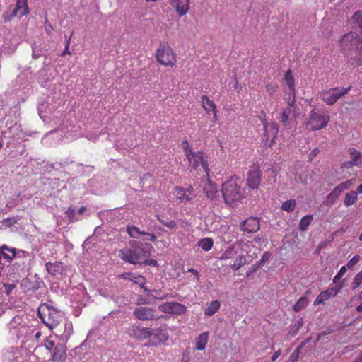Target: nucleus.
Segmentation results:
<instances>
[{"mask_svg":"<svg viewBox=\"0 0 362 362\" xmlns=\"http://www.w3.org/2000/svg\"><path fill=\"white\" fill-rule=\"evenodd\" d=\"M130 281H133L136 284H138L141 287H143L146 282V279L144 276L133 272Z\"/></svg>","mask_w":362,"mask_h":362,"instance_id":"36","label":"nucleus"},{"mask_svg":"<svg viewBox=\"0 0 362 362\" xmlns=\"http://www.w3.org/2000/svg\"><path fill=\"white\" fill-rule=\"evenodd\" d=\"M241 230L249 233H256L259 230V221L257 218L250 217L242 222Z\"/></svg>","mask_w":362,"mask_h":362,"instance_id":"19","label":"nucleus"},{"mask_svg":"<svg viewBox=\"0 0 362 362\" xmlns=\"http://www.w3.org/2000/svg\"><path fill=\"white\" fill-rule=\"evenodd\" d=\"M313 219V216L311 215H306L303 216L299 224V228L301 230H305L308 228V226L310 224Z\"/></svg>","mask_w":362,"mask_h":362,"instance_id":"39","label":"nucleus"},{"mask_svg":"<svg viewBox=\"0 0 362 362\" xmlns=\"http://www.w3.org/2000/svg\"><path fill=\"white\" fill-rule=\"evenodd\" d=\"M74 209H72L71 207L69 208V209L67 210L66 213L68 214V216L70 217L71 216H73L74 215Z\"/></svg>","mask_w":362,"mask_h":362,"instance_id":"62","label":"nucleus"},{"mask_svg":"<svg viewBox=\"0 0 362 362\" xmlns=\"http://www.w3.org/2000/svg\"><path fill=\"white\" fill-rule=\"evenodd\" d=\"M281 349H278L276 351H275L273 354V356L271 357V361L272 362L275 361L281 355Z\"/></svg>","mask_w":362,"mask_h":362,"instance_id":"55","label":"nucleus"},{"mask_svg":"<svg viewBox=\"0 0 362 362\" xmlns=\"http://www.w3.org/2000/svg\"><path fill=\"white\" fill-rule=\"evenodd\" d=\"M341 278V277L340 276H338V274H337V275L334 276V279H333L334 283L337 284V281H338Z\"/></svg>","mask_w":362,"mask_h":362,"instance_id":"64","label":"nucleus"},{"mask_svg":"<svg viewBox=\"0 0 362 362\" xmlns=\"http://www.w3.org/2000/svg\"><path fill=\"white\" fill-rule=\"evenodd\" d=\"M174 194L181 203L191 202L196 197L195 192L192 186L187 188L177 187L175 189Z\"/></svg>","mask_w":362,"mask_h":362,"instance_id":"12","label":"nucleus"},{"mask_svg":"<svg viewBox=\"0 0 362 362\" xmlns=\"http://www.w3.org/2000/svg\"><path fill=\"white\" fill-rule=\"evenodd\" d=\"M209 332H204L200 334L195 339L196 341V347L195 349L202 351L204 350L206 347V344L209 340Z\"/></svg>","mask_w":362,"mask_h":362,"instance_id":"27","label":"nucleus"},{"mask_svg":"<svg viewBox=\"0 0 362 362\" xmlns=\"http://www.w3.org/2000/svg\"><path fill=\"white\" fill-rule=\"evenodd\" d=\"M304 346V343H301L300 346H298L295 351L291 354L289 356V362H296L299 358L300 351L302 347Z\"/></svg>","mask_w":362,"mask_h":362,"instance_id":"42","label":"nucleus"},{"mask_svg":"<svg viewBox=\"0 0 362 362\" xmlns=\"http://www.w3.org/2000/svg\"><path fill=\"white\" fill-rule=\"evenodd\" d=\"M346 272V268L345 266H343L340 270L339 271V272L337 273L338 276H340L341 277H342L345 273Z\"/></svg>","mask_w":362,"mask_h":362,"instance_id":"59","label":"nucleus"},{"mask_svg":"<svg viewBox=\"0 0 362 362\" xmlns=\"http://www.w3.org/2000/svg\"><path fill=\"white\" fill-rule=\"evenodd\" d=\"M245 264V258L243 255H239L236 258L235 261L233 264L230 265L231 268L234 271H238L241 267Z\"/></svg>","mask_w":362,"mask_h":362,"instance_id":"40","label":"nucleus"},{"mask_svg":"<svg viewBox=\"0 0 362 362\" xmlns=\"http://www.w3.org/2000/svg\"><path fill=\"white\" fill-rule=\"evenodd\" d=\"M44 346L45 349L49 351H52V349H54V346H56V344L54 340L52 339V336H49L46 339V340L45 341Z\"/></svg>","mask_w":362,"mask_h":362,"instance_id":"44","label":"nucleus"},{"mask_svg":"<svg viewBox=\"0 0 362 362\" xmlns=\"http://www.w3.org/2000/svg\"><path fill=\"white\" fill-rule=\"evenodd\" d=\"M360 259V256L358 255H354L347 263V267L349 269H352L353 267L356 264Z\"/></svg>","mask_w":362,"mask_h":362,"instance_id":"48","label":"nucleus"},{"mask_svg":"<svg viewBox=\"0 0 362 362\" xmlns=\"http://www.w3.org/2000/svg\"><path fill=\"white\" fill-rule=\"evenodd\" d=\"M361 44H362V35L361 37H359L356 33L353 32L345 34L340 40V46L344 54L355 50V49L359 48Z\"/></svg>","mask_w":362,"mask_h":362,"instance_id":"5","label":"nucleus"},{"mask_svg":"<svg viewBox=\"0 0 362 362\" xmlns=\"http://www.w3.org/2000/svg\"><path fill=\"white\" fill-rule=\"evenodd\" d=\"M352 185V180H347L346 182H343L340 183L338 186H337L334 189L337 192L338 194H340L343 191L349 188Z\"/></svg>","mask_w":362,"mask_h":362,"instance_id":"41","label":"nucleus"},{"mask_svg":"<svg viewBox=\"0 0 362 362\" xmlns=\"http://www.w3.org/2000/svg\"><path fill=\"white\" fill-rule=\"evenodd\" d=\"M358 194L355 191H350L346 193L344 199V204L346 206H350L355 204L357 201Z\"/></svg>","mask_w":362,"mask_h":362,"instance_id":"30","label":"nucleus"},{"mask_svg":"<svg viewBox=\"0 0 362 362\" xmlns=\"http://www.w3.org/2000/svg\"><path fill=\"white\" fill-rule=\"evenodd\" d=\"M221 303L218 300H213L210 303L209 306L204 310V315L206 316L214 315L220 308Z\"/></svg>","mask_w":362,"mask_h":362,"instance_id":"28","label":"nucleus"},{"mask_svg":"<svg viewBox=\"0 0 362 362\" xmlns=\"http://www.w3.org/2000/svg\"><path fill=\"white\" fill-rule=\"evenodd\" d=\"M1 255L2 258L11 260L13 257H11L9 255L5 253L4 251H1Z\"/></svg>","mask_w":362,"mask_h":362,"instance_id":"61","label":"nucleus"},{"mask_svg":"<svg viewBox=\"0 0 362 362\" xmlns=\"http://www.w3.org/2000/svg\"><path fill=\"white\" fill-rule=\"evenodd\" d=\"M62 263L61 262L56 261L54 262H47L45 264L47 272L52 275H56L57 273H60V269Z\"/></svg>","mask_w":362,"mask_h":362,"instance_id":"29","label":"nucleus"},{"mask_svg":"<svg viewBox=\"0 0 362 362\" xmlns=\"http://www.w3.org/2000/svg\"><path fill=\"white\" fill-rule=\"evenodd\" d=\"M66 358V349L62 344H58L54 346L52 355V361L54 362H62Z\"/></svg>","mask_w":362,"mask_h":362,"instance_id":"23","label":"nucleus"},{"mask_svg":"<svg viewBox=\"0 0 362 362\" xmlns=\"http://www.w3.org/2000/svg\"><path fill=\"white\" fill-rule=\"evenodd\" d=\"M86 210V207L83 206L79 208V209L78 211V213L79 214H82Z\"/></svg>","mask_w":362,"mask_h":362,"instance_id":"63","label":"nucleus"},{"mask_svg":"<svg viewBox=\"0 0 362 362\" xmlns=\"http://www.w3.org/2000/svg\"><path fill=\"white\" fill-rule=\"evenodd\" d=\"M329 121V113H322L318 115V129H322L326 127Z\"/></svg>","mask_w":362,"mask_h":362,"instance_id":"33","label":"nucleus"},{"mask_svg":"<svg viewBox=\"0 0 362 362\" xmlns=\"http://www.w3.org/2000/svg\"><path fill=\"white\" fill-rule=\"evenodd\" d=\"M352 86H349L347 88H332L329 91L323 93L322 99L328 105H333L337 100L348 94Z\"/></svg>","mask_w":362,"mask_h":362,"instance_id":"8","label":"nucleus"},{"mask_svg":"<svg viewBox=\"0 0 362 362\" xmlns=\"http://www.w3.org/2000/svg\"><path fill=\"white\" fill-rule=\"evenodd\" d=\"M158 220L165 226H166L168 228L173 229L175 228L176 226V223L174 221H163L160 217V215L156 216Z\"/></svg>","mask_w":362,"mask_h":362,"instance_id":"47","label":"nucleus"},{"mask_svg":"<svg viewBox=\"0 0 362 362\" xmlns=\"http://www.w3.org/2000/svg\"><path fill=\"white\" fill-rule=\"evenodd\" d=\"M341 286H335L334 288H329L326 291L321 292L318 295V304L323 303V302L331 297H334L340 291Z\"/></svg>","mask_w":362,"mask_h":362,"instance_id":"24","label":"nucleus"},{"mask_svg":"<svg viewBox=\"0 0 362 362\" xmlns=\"http://www.w3.org/2000/svg\"><path fill=\"white\" fill-rule=\"evenodd\" d=\"M188 162L189 163V166L194 169L197 170L199 166L202 168L204 171L205 172L206 176L209 174V168L208 163V159L206 155L202 151H198L196 152H193L190 156L187 158Z\"/></svg>","mask_w":362,"mask_h":362,"instance_id":"6","label":"nucleus"},{"mask_svg":"<svg viewBox=\"0 0 362 362\" xmlns=\"http://www.w3.org/2000/svg\"><path fill=\"white\" fill-rule=\"evenodd\" d=\"M204 178V180L202 181L204 183V193L209 199H210L211 200H214L216 197L218 196L217 185L210 180L209 174H208V176L205 175Z\"/></svg>","mask_w":362,"mask_h":362,"instance_id":"16","label":"nucleus"},{"mask_svg":"<svg viewBox=\"0 0 362 362\" xmlns=\"http://www.w3.org/2000/svg\"><path fill=\"white\" fill-rule=\"evenodd\" d=\"M134 315L141 321H149L155 319L156 310L148 307H139L134 309Z\"/></svg>","mask_w":362,"mask_h":362,"instance_id":"14","label":"nucleus"},{"mask_svg":"<svg viewBox=\"0 0 362 362\" xmlns=\"http://www.w3.org/2000/svg\"><path fill=\"white\" fill-rule=\"evenodd\" d=\"M151 292L155 293L152 297L157 300H163L169 296L168 293H163L161 290H152Z\"/></svg>","mask_w":362,"mask_h":362,"instance_id":"45","label":"nucleus"},{"mask_svg":"<svg viewBox=\"0 0 362 362\" xmlns=\"http://www.w3.org/2000/svg\"><path fill=\"white\" fill-rule=\"evenodd\" d=\"M339 196V194H338L337 192L334 189L332 192L328 194L327 199L331 202H334L338 199Z\"/></svg>","mask_w":362,"mask_h":362,"instance_id":"49","label":"nucleus"},{"mask_svg":"<svg viewBox=\"0 0 362 362\" xmlns=\"http://www.w3.org/2000/svg\"><path fill=\"white\" fill-rule=\"evenodd\" d=\"M213 240L209 238H203L199 242V246L204 251L210 250L213 247Z\"/></svg>","mask_w":362,"mask_h":362,"instance_id":"34","label":"nucleus"},{"mask_svg":"<svg viewBox=\"0 0 362 362\" xmlns=\"http://www.w3.org/2000/svg\"><path fill=\"white\" fill-rule=\"evenodd\" d=\"M158 310L167 314L181 315L186 312V307L177 302H166L159 305Z\"/></svg>","mask_w":362,"mask_h":362,"instance_id":"11","label":"nucleus"},{"mask_svg":"<svg viewBox=\"0 0 362 362\" xmlns=\"http://www.w3.org/2000/svg\"><path fill=\"white\" fill-rule=\"evenodd\" d=\"M153 251L151 244L133 240L129 242V247H124L119 251L118 257L124 262L132 264L157 266L156 260L149 259Z\"/></svg>","mask_w":362,"mask_h":362,"instance_id":"1","label":"nucleus"},{"mask_svg":"<svg viewBox=\"0 0 362 362\" xmlns=\"http://www.w3.org/2000/svg\"><path fill=\"white\" fill-rule=\"evenodd\" d=\"M37 315L50 330L57 327L64 320V316L59 310L47 303L40 305Z\"/></svg>","mask_w":362,"mask_h":362,"instance_id":"3","label":"nucleus"},{"mask_svg":"<svg viewBox=\"0 0 362 362\" xmlns=\"http://www.w3.org/2000/svg\"><path fill=\"white\" fill-rule=\"evenodd\" d=\"M264 132L262 134V141L266 146L272 147L274 143L278 134L279 128L275 123L264 124L263 127Z\"/></svg>","mask_w":362,"mask_h":362,"instance_id":"9","label":"nucleus"},{"mask_svg":"<svg viewBox=\"0 0 362 362\" xmlns=\"http://www.w3.org/2000/svg\"><path fill=\"white\" fill-rule=\"evenodd\" d=\"M153 329L150 327H143L134 325L129 329V334L138 339H148L152 337Z\"/></svg>","mask_w":362,"mask_h":362,"instance_id":"13","label":"nucleus"},{"mask_svg":"<svg viewBox=\"0 0 362 362\" xmlns=\"http://www.w3.org/2000/svg\"><path fill=\"white\" fill-rule=\"evenodd\" d=\"M362 284V272L358 273L353 281V288H356Z\"/></svg>","mask_w":362,"mask_h":362,"instance_id":"46","label":"nucleus"},{"mask_svg":"<svg viewBox=\"0 0 362 362\" xmlns=\"http://www.w3.org/2000/svg\"><path fill=\"white\" fill-rule=\"evenodd\" d=\"M28 0H17L15 8L13 9L9 18L14 17L21 18L29 13Z\"/></svg>","mask_w":362,"mask_h":362,"instance_id":"18","label":"nucleus"},{"mask_svg":"<svg viewBox=\"0 0 362 362\" xmlns=\"http://www.w3.org/2000/svg\"><path fill=\"white\" fill-rule=\"evenodd\" d=\"M132 272H125L119 276V278L124 279H129L130 280L132 279Z\"/></svg>","mask_w":362,"mask_h":362,"instance_id":"54","label":"nucleus"},{"mask_svg":"<svg viewBox=\"0 0 362 362\" xmlns=\"http://www.w3.org/2000/svg\"><path fill=\"white\" fill-rule=\"evenodd\" d=\"M72 35H73V32L71 33V35L69 37L67 35H65V40H66L65 45H67V46L70 45Z\"/></svg>","mask_w":362,"mask_h":362,"instance_id":"60","label":"nucleus"},{"mask_svg":"<svg viewBox=\"0 0 362 362\" xmlns=\"http://www.w3.org/2000/svg\"><path fill=\"white\" fill-rule=\"evenodd\" d=\"M270 255H271L269 252H265L262 257L261 262H264L267 261L269 259Z\"/></svg>","mask_w":362,"mask_h":362,"instance_id":"56","label":"nucleus"},{"mask_svg":"<svg viewBox=\"0 0 362 362\" xmlns=\"http://www.w3.org/2000/svg\"><path fill=\"white\" fill-rule=\"evenodd\" d=\"M353 21L354 24L356 25L355 28L358 27L361 30V33L362 35V11H356L353 17Z\"/></svg>","mask_w":362,"mask_h":362,"instance_id":"37","label":"nucleus"},{"mask_svg":"<svg viewBox=\"0 0 362 362\" xmlns=\"http://www.w3.org/2000/svg\"><path fill=\"white\" fill-rule=\"evenodd\" d=\"M181 146H182V148H183L185 156H186V158H187L189 156H190L194 152L187 140L182 141Z\"/></svg>","mask_w":362,"mask_h":362,"instance_id":"43","label":"nucleus"},{"mask_svg":"<svg viewBox=\"0 0 362 362\" xmlns=\"http://www.w3.org/2000/svg\"><path fill=\"white\" fill-rule=\"evenodd\" d=\"M306 129L308 130L317 129V117L315 116V109L311 111V115L309 120L305 123Z\"/></svg>","mask_w":362,"mask_h":362,"instance_id":"31","label":"nucleus"},{"mask_svg":"<svg viewBox=\"0 0 362 362\" xmlns=\"http://www.w3.org/2000/svg\"><path fill=\"white\" fill-rule=\"evenodd\" d=\"M296 98H289L288 105L284 108L279 117V121L284 126L288 127L291 124L292 119H295L297 116V107L295 105Z\"/></svg>","mask_w":362,"mask_h":362,"instance_id":"7","label":"nucleus"},{"mask_svg":"<svg viewBox=\"0 0 362 362\" xmlns=\"http://www.w3.org/2000/svg\"><path fill=\"white\" fill-rule=\"evenodd\" d=\"M262 172L259 166L253 165L247 174V185L249 189L257 190L261 182Z\"/></svg>","mask_w":362,"mask_h":362,"instance_id":"10","label":"nucleus"},{"mask_svg":"<svg viewBox=\"0 0 362 362\" xmlns=\"http://www.w3.org/2000/svg\"><path fill=\"white\" fill-rule=\"evenodd\" d=\"M172 5L175 8L179 17L185 16L189 10L190 0H171Z\"/></svg>","mask_w":362,"mask_h":362,"instance_id":"21","label":"nucleus"},{"mask_svg":"<svg viewBox=\"0 0 362 362\" xmlns=\"http://www.w3.org/2000/svg\"><path fill=\"white\" fill-rule=\"evenodd\" d=\"M258 117L261 120L263 127L264 126V124H269L266 119L267 115L264 112H261Z\"/></svg>","mask_w":362,"mask_h":362,"instance_id":"52","label":"nucleus"},{"mask_svg":"<svg viewBox=\"0 0 362 362\" xmlns=\"http://www.w3.org/2000/svg\"><path fill=\"white\" fill-rule=\"evenodd\" d=\"M348 153L350 155L351 160L345 162L342 164L343 168H352L357 166L361 163V153L354 148H349Z\"/></svg>","mask_w":362,"mask_h":362,"instance_id":"22","label":"nucleus"},{"mask_svg":"<svg viewBox=\"0 0 362 362\" xmlns=\"http://www.w3.org/2000/svg\"><path fill=\"white\" fill-rule=\"evenodd\" d=\"M296 201L294 199H289L284 202L281 205V209L287 212L293 211L296 208Z\"/></svg>","mask_w":362,"mask_h":362,"instance_id":"38","label":"nucleus"},{"mask_svg":"<svg viewBox=\"0 0 362 362\" xmlns=\"http://www.w3.org/2000/svg\"><path fill=\"white\" fill-rule=\"evenodd\" d=\"M266 90L269 94H272L276 91L277 86L272 83H267L266 85Z\"/></svg>","mask_w":362,"mask_h":362,"instance_id":"50","label":"nucleus"},{"mask_svg":"<svg viewBox=\"0 0 362 362\" xmlns=\"http://www.w3.org/2000/svg\"><path fill=\"white\" fill-rule=\"evenodd\" d=\"M127 231L128 234L129 235V236L133 238H139L141 237V235H146V240H147L153 242L156 239V237L154 234L141 231L138 227L133 226V225L127 226Z\"/></svg>","mask_w":362,"mask_h":362,"instance_id":"20","label":"nucleus"},{"mask_svg":"<svg viewBox=\"0 0 362 362\" xmlns=\"http://www.w3.org/2000/svg\"><path fill=\"white\" fill-rule=\"evenodd\" d=\"M71 52L69 51V46L65 45L64 49L62 53V56L64 57L65 55H70Z\"/></svg>","mask_w":362,"mask_h":362,"instance_id":"58","label":"nucleus"},{"mask_svg":"<svg viewBox=\"0 0 362 362\" xmlns=\"http://www.w3.org/2000/svg\"><path fill=\"white\" fill-rule=\"evenodd\" d=\"M202 106L207 115H212L213 122H216L218 120V110L216 104L209 99L207 95H202L201 96Z\"/></svg>","mask_w":362,"mask_h":362,"instance_id":"15","label":"nucleus"},{"mask_svg":"<svg viewBox=\"0 0 362 362\" xmlns=\"http://www.w3.org/2000/svg\"><path fill=\"white\" fill-rule=\"evenodd\" d=\"M308 303V300L306 297L303 296L298 299L293 306L295 311L299 312L306 307Z\"/></svg>","mask_w":362,"mask_h":362,"instance_id":"35","label":"nucleus"},{"mask_svg":"<svg viewBox=\"0 0 362 362\" xmlns=\"http://www.w3.org/2000/svg\"><path fill=\"white\" fill-rule=\"evenodd\" d=\"M187 272L193 274L195 276L197 281L199 280V272L196 269L191 268V269H189Z\"/></svg>","mask_w":362,"mask_h":362,"instance_id":"57","label":"nucleus"},{"mask_svg":"<svg viewBox=\"0 0 362 362\" xmlns=\"http://www.w3.org/2000/svg\"><path fill=\"white\" fill-rule=\"evenodd\" d=\"M348 64L353 68L362 65V46L345 54Z\"/></svg>","mask_w":362,"mask_h":362,"instance_id":"17","label":"nucleus"},{"mask_svg":"<svg viewBox=\"0 0 362 362\" xmlns=\"http://www.w3.org/2000/svg\"><path fill=\"white\" fill-rule=\"evenodd\" d=\"M18 221V219L16 217L8 218L4 220V222L7 223L8 225H14Z\"/></svg>","mask_w":362,"mask_h":362,"instance_id":"53","label":"nucleus"},{"mask_svg":"<svg viewBox=\"0 0 362 362\" xmlns=\"http://www.w3.org/2000/svg\"><path fill=\"white\" fill-rule=\"evenodd\" d=\"M243 184V180L238 177H231L222 184V196L226 204L232 205L245 197Z\"/></svg>","mask_w":362,"mask_h":362,"instance_id":"2","label":"nucleus"},{"mask_svg":"<svg viewBox=\"0 0 362 362\" xmlns=\"http://www.w3.org/2000/svg\"><path fill=\"white\" fill-rule=\"evenodd\" d=\"M4 286L5 288V292L6 294L9 295L11 292L14 289L15 285L14 284H4Z\"/></svg>","mask_w":362,"mask_h":362,"instance_id":"51","label":"nucleus"},{"mask_svg":"<svg viewBox=\"0 0 362 362\" xmlns=\"http://www.w3.org/2000/svg\"><path fill=\"white\" fill-rule=\"evenodd\" d=\"M237 252L235 250L234 247H228V248L224 250V252L221 254V255L219 257L220 260H227L230 258H233Z\"/></svg>","mask_w":362,"mask_h":362,"instance_id":"32","label":"nucleus"},{"mask_svg":"<svg viewBox=\"0 0 362 362\" xmlns=\"http://www.w3.org/2000/svg\"><path fill=\"white\" fill-rule=\"evenodd\" d=\"M156 339V342H153L151 345L157 346L158 344L165 343L168 339V335L165 331L160 328H156L153 329V335Z\"/></svg>","mask_w":362,"mask_h":362,"instance_id":"25","label":"nucleus"},{"mask_svg":"<svg viewBox=\"0 0 362 362\" xmlns=\"http://www.w3.org/2000/svg\"><path fill=\"white\" fill-rule=\"evenodd\" d=\"M156 61L166 67H175L177 64V54L166 42L160 43L156 50Z\"/></svg>","mask_w":362,"mask_h":362,"instance_id":"4","label":"nucleus"},{"mask_svg":"<svg viewBox=\"0 0 362 362\" xmlns=\"http://www.w3.org/2000/svg\"><path fill=\"white\" fill-rule=\"evenodd\" d=\"M284 81L285 83L288 86L290 93V95H292V97L295 98L296 90H295V81L293 76L291 74V71L288 70L284 75Z\"/></svg>","mask_w":362,"mask_h":362,"instance_id":"26","label":"nucleus"}]
</instances>
